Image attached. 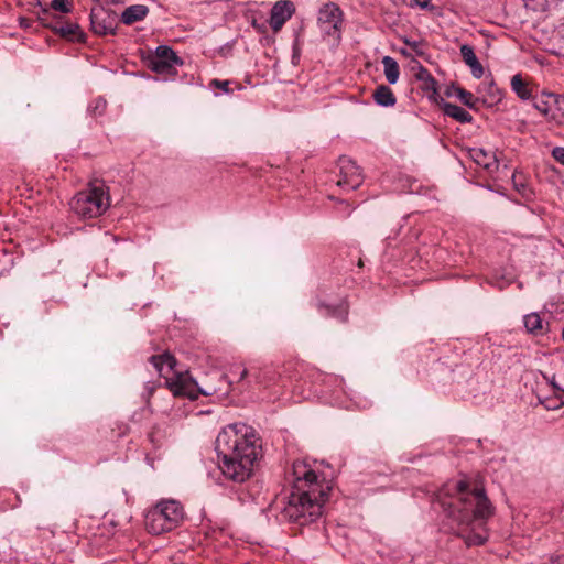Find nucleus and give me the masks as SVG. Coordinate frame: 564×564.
<instances>
[{"instance_id": "obj_31", "label": "nucleus", "mask_w": 564, "mask_h": 564, "mask_svg": "<svg viewBox=\"0 0 564 564\" xmlns=\"http://www.w3.org/2000/svg\"><path fill=\"white\" fill-rule=\"evenodd\" d=\"M229 80L212 79L209 86L213 88L221 89L224 93H229Z\"/></svg>"}, {"instance_id": "obj_33", "label": "nucleus", "mask_w": 564, "mask_h": 564, "mask_svg": "<svg viewBox=\"0 0 564 564\" xmlns=\"http://www.w3.org/2000/svg\"><path fill=\"white\" fill-rule=\"evenodd\" d=\"M301 51L297 46V43L293 45V55H292V63L296 65L300 61Z\"/></svg>"}, {"instance_id": "obj_17", "label": "nucleus", "mask_w": 564, "mask_h": 564, "mask_svg": "<svg viewBox=\"0 0 564 564\" xmlns=\"http://www.w3.org/2000/svg\"><path fill=\"white\" fill-rule=\"evenodd\" d=\"M316 308L323 317H334L340 322L347 321L348 307L344 303L337 306H332L319 301L316 303Z\"/></svg>"}, {"instance_id": "obj_19", "label": "nucleus", "mask_w": 564, "mask_h": 564, "mask_svg": "<svg viewBox=\"0 0 564 564\" xmlns=\"http://www.w3.org/2000/svg\"><path fill=\"white\" fill-rule=\"evenodd\" d=\"M373 100L377 105L382 107H392L397 102V98L392 89L386 85H380L372 94Z\"/></svg>"}, {"instance_id": "obj_35", "label": "nucleus", "mask_w": 564, "mask_h": 564, "mask_svg": "<svg viewBox=\"0 0 564 564\" xmlns=\"http://www.w3.org/2000/svg\"><path fill=\"white\" fill-rule=\"evenodd\" d=\"M238 375V382H241L249 376V371L246 368H242Z\"/></svg>"}, {"instance_id": "obj_6", "label": "nucleus", "mask_w": 564, "mask_h": 564, "mask_svg": "<svg viewBox=\"0 0 564 564\" xmlns=\"http://www.w3.org/2000/svg\"><path fill=\"white\" fill-rule=\"evenodd\" d=\"M184 510L176 500H162L145 513L144 525L149 533L159 535L174 530L183 520Z\"/></svg>"}, {"instance_id": "obj_5", "label": "nucleus", "mask_w": 564, "mask_h": 564, "mask_svg": "<svg viewBox=\"0 0 564 564\" xmlns=\"http://www.w3.org/2000/svg\"><path fill=\"white\" fill-rule=\"evenodd\" d=\"M69 205L80 218H97L110 206L108 187L100 181L90 183L86 189L80 191L72 198Z\"/></svg>"}, {"instance_id": "obj_10", "label": "nucleus", "mask_w": 564, "mask_h": 564, "mask_svg": "<svg viewBox=\"0 0 564 564\" xmlns=\"http://www.w3.org/2000/svg\"><path fill=\"white\" fill-rule=\"evenodd\" d=\"M91 31L97 35L115 34L117 29V14L104 8L93 9L90 12Z\"/></svg>"}, {"instance_id": "obj_30", "label": "nucleus", "mask_w": 564, "mask_h": 564, "mask_svg": "<svg viewBox=\"0 0 564 564\" xmlns=\"http://www.w3.org/2000/svg\"><path fill=\"white\" fill-rule=\"evenodd\" d=\"M404 43L412 51H414L416 55H419V56H423L424 55L423 44L421 42L410 41V40L405 39Z\"/></svg>"}, {"instance_id": "obj_2", "label": "nucleus", "mask_w": 564, "mask_h": 564, "mask_svg": "<svg viewBox=\"0 0 564 564\" xmlns=\"http://www.w3.org/2000/svg\"><path fill=\"white\" fill-rule=\"evenodd\" d=\"M292 490L282 510V517L299 525L315 522L323 514L330 486L304 462L292 466Z\"/></svg>"}, {"instance_id": "obj_36", "label": "nucleus", "mask_w": 564, "mask_h": 564, "mask_svg": "<svg viewBox=\"0 0 564 564\" xmlns=\"http://www.w3.org/2000/svg\"><path fill=\"white\" fill-rule=\"evenodd\" d=\"M147 389L149 390V394H151L154 390V386L151 382H148Z\"/></svg>"}, {"instance_id": "obj_37", "label": "nucleus", "mask_w": 564, "mask_h": 564, "mask_svg": "<svg viewBox=\"0 0 564 564\" xmlns=\"http://www.w3.org/2000/svg\"><path fill=\"white\" fill-rule=\"evenodd\" d=\"M43 15L44 17L51 15V11L48 9H43Z\"/></svg>"}, {"instance_id": "obj_7", "label": "nucleus", "mask_w": 564, "mask_h": 564, "mask_svg": "<svg viewBox=\"0 0 564 564\" xmlns=\"http://www.w3.org/2000/svg\"><path fill=\"white\" fill-rule=\"evenodd\" d=\"M182 65V58L167 45L158 46L153 56L149 58V67L159 75L172 76L176 67Z\"/></svg>"}, {"instance_id": "obj_26", "label": "nucleus", "mask_w": 564, "mask_h": 564, "mask_svg": "<svg viewBox=\"0 0 564 564\" xmlns=\"http://www.w3.org/2000/svg\"><path fill=\"white\" fill-rule=\"evenodd\" d=\"M540 402L546 410H560L564 405V400L561 395L540 399Z\"/></svg>"}, {"instance_id": "obj_18", "label": "nucleus", "mask_w": 564, "mask_h": 564, "mask_svg": "<svg viewBox=\"0 0 564 564\" xmlns=\"http://www.w3.org/2000/svg\"><path fill=\"white\" fill-rule=\"evenodd\" d=\"M478 531L474 529L470 532H462L459 536L464 540L465 544L470 546L482 545L488 540V534L484 528L485 521H478Z\"/></svg>"}, {"instance_id": "obj_38", "label": "nucleus", "mask_w": 564, "mask_h": 564, "mask_svg": "<svg viewBox=\"0 0 564 564\" xmlns=\"http://www.w3.org/2000/svg\"><path fill=\"white\" fill-rule=\"evenodd\" d=\"M251 376L254 378L256 381H259L258 372L251 373Z\"/></svg>"}, {"instance_id": "obj_21", "label": "nucleus", "mask_w": 564, "mask_h": 564, "mask_svg": "<svg viewBox=\"0 0 564 564\" xmlns=\"http://www.w3.org/2000/svg\"><path fill=\"white\" fill-rule=\"evenodd\" d=\"M382 65L384 70V76L389 84L393 85L398 82L400 76V68L397 61L391 56H384L382 58Z\"/></svg>"}, {"instance_id": "obj_20", "label": "nucleus", "mask_w": 564, "mask_h": 564, "mask_svg": "<svg viewBox=\"0 0 564 564\" xmlns=\"http://www.w3.org/2000/svg\"><path fill=\"white\" fill-rule=\"evenodd\" d=\"M444 113L460 123H469L473 121V116L463 107L455 104L446 102L443 107Z\"/></svg>"}, {"instance_id": "obj_24", "label": "nucleus", "mask_w": 564, "mask_h": 564, "mask_svg": "<svg viewBox=\"0 0 564 564\" xmlns=\"http://www.w3.org/2000/svg\"><path fill=\"white\" fill-rule=\"evenodd\" d=\"M416 77H417V79H420L424 83L425 89H431L433 91L436 90V80L433 78L431 73L423 66L420 67Z\"/></svg>"}, {"instance_id": "obj_14", "label": "nucleus", "mask_w": 564, "mask_h": 564, "mask_svg": "<svg viewBox=\"0 0 564 564\" xmlns=\"http://www.w3.org/2000/svg\"><path fill=\"white\" fill-rule=\"evenodd\" d=\"M150 362L153 365L161 377L166 378V384L169 386V381H171V379L167 378V375L174 371L176 366L175 358L169 352H164L162 355L152 356L150 358ZM177 376L172 378V380H175Z\"/></svg>"}, {"instance_id": "obj_12", "label": "nucleus", "mask_w": 564, "mask_h": 564, "mask_svg": "<svg viewBox=\"0 0 564 564\" xmlns=\"http://www.w3.org/2000/svg\"><path fill=\"white\" fill-rule=\"evenodd\" d=\"M294 12V4L290 0H280L274 3L270 14V26L274 32L282 29L284 23L291 19Z\"/></svg>"}, {"instance_id": "obj_13", "label": "nucleus", "mask_w": 564, "mask_h": 564, "mask_svg": "<svg viewBox=\"0 0 564 564\" xmlns=\"http://www.w3.org/2000/svg\"><path fill=\"white\" fill-rule=\"evenodd\" d=\"M468 153L470 159L486 171L494 172L498 170L499 162L492 152L486 151L481 148H471Z\"/></svg>"}, {"instance_id": "obj_22", "label": "nucleus", "mask_w": 564, "mask_h": 564, "mask_svg": "<svg viewBox=\"0 0 564 564\" xmlns=\"http://www.w3.org/2000/svg\"><path fill=\"white\" fill-rule=\"evenodd\" d=\"M523 323L527 332L534 336L543 334V322L538 313H530L523 317Z\"/></svg>"}, {"instance_id": "obj_27", "label": "nucleus", "mask_w": 564, "mask_h": 564, "mask_svg": "<svg viewBox=\"0 0 564 564\" xmlns=\"http://www.w3.org/2000/svg\"><path fill=\"white\" fill-rule=\"evenodd\" d=\"M456 96L467 107H469V108H474L475 107V102H476L477 99L474 97V95L470 91H467V90H465L463 88H457L456 89Z\"/></svg>"}, {"instance_id": "obj_23", "label": "nucleus", "mask_w": 564, "mask_h": 564, "mask_svg": "<svg viewBox=\"0 0 564 564\" xmlns=\"http://www.w3.org/2000/svg\"><path fill=\"white\" fill-rule=\"evenodd\" d=\"M511 87L519 98L527 100L531 97L528 84L523 80L520 74H517L511 78Z\"/></svg>"}, {"instance_id": "obj_15", "label": "nucleus", "mask_w": 564, "mask_h": 564, "mask_svg": "<svg viewBox=\"0 0 564 564\" xmlns=\"http://www.w3.org/2000/svg\"><path fill=\"white\" fill-rule=\"evenodd\" d=\"M460 55L465 64L470 68V72L475 78H481L484 75V67L478 61L474 47L469 44H463L460 46Z\"/></svg>"}, {"instance_id": "obj_28", "label": "nucleus", "mask_w": 564, "mask_h": 564, "mask_svg": "<svg viewBox=\"0 0 564 564\" xmlns=\"http://www.w3.org/2000/svg\"><path fill=\"white\" fill-rule=\"evenodd\" d=\"M107 108V101L99 97L93 100V102L89 106V111L95 116H100L105 112Z\"/></svg>"}, {"instance_id": "obj_34", "label": "nucleus", "mask_w": 564, "mask_h": 564, "mask_svg": "<svg viewBox=\"0 0 564 564\" xmlns=\"http://www.w3.org/2000/svg\"><path fill=\"white\" fill-rule=\"evenodd\" d=\"M416 6H419L422 9H426L430 7L431 0H413Z\"/></svg>"}, {"instance_id": "obj_25", "label": "nucleus", "mask_w": 564, "mask_h": 564, "mask_svg": "<svg viewBox=\"0 0 564 564\" xmlns=\"http://www.w3.org/2000/svg\"><path fill=\"white\" fill-rule=\"evenodd\" d=\"M546 98H547L546 100H542L541 102H536L535 107L542 113H544L545 116L551 115L552 117H554V113H553V110H552V106L557 102L556 96L553 95V94H549L546 96Z\"/></svg>"}, {"instance_id": "obj_8", "label": "nucleus", "mask_w": 564, "mask_h": 564, "mask_svg": "<svg viewBox=\"0 0 564 564\" xmlns=\"http://www.w3.org/2000/svg\"><path fill=\"white\" fill-rule=\"evenodd\" d=\"M317 23L323 34L340 39L343 11L334 2L326 3L319 9Z\"/></svg>"}, {"instance_id": "obj_16", "label": "nucleus", "mask_w": 564, "mask_h": 564, "mask_svg": "<svg viewBox=\"0 0 564 564\" xmlns=\"http://www.w3.org/2000/svg\"><path fill=\"white\" fill-rule=\"evenodd\" d=\"M149 13V8L144 4H133L127 7L121 13L120 20L126 25H131L142 21Z\"/></svg>"}, {"instance_id": "obj_11", "label": "nucleus", "mask_w": 564, "mask_h": 564, "mask_svg": "<svg viewBox=\"0 0 564 564\" xmlns=\"http://www.w3.org/2000/svg\"><path fill=\"white\" fill-rule=\"evenodd\" d=\"M40 19L43 25L51 28L61 37L72 42H85L86 35L77 23L45 22L44 17Z\"/></svg>"}, {"instance_id": "obj_32", "label": "nucleus", "mask_w": 564, "mask_h": 564, "mask_svg": "<svg viewBox=\"0 0 564 564\" xmlns=\"http://www.w3.org/2000/svg\"><path fill=\"white\" fill-rule=\"evenodd\" d=\"M552 154H553V158L560 162L561 164H564V148L562 147H556L553 151H552Z\"/></svg>"}, {"instance_id": "obj_1", "label": "nucleus", "mask_w": 564, "mask_h": 564, "mask_svg": "<svg viewBox=\"0 0 564 564\" xmlns=\"http://www.w3.org/2000/svg\"><path fill=\"white\" fill-rule=\"evenodd\" d=\"M216 451L223 475L236 482L250 478L261 457V440L256 430L245 423L228 424L218 433Z\"/></svg>"}, {"instance_id": "obj_4", "label": "nucleus", "mask_w": 564, "mask_h": 564, "mask_svg": "<svg viewBox=\"0 0 564 564\" xmlns=\"http://www.w3.org/2000/svg\"><path fill=\"white\" fill-rule=\"evenodd\" d=\"M231 384V380L225 373L214 370L206 375L200 384L183 375H177L175 380L169 381V389L175 397H187L191 400H196L198 394L223 399L229 394Z\"/></svg>"}, {"instance_id": "obj_29", "label": "nucleus", "mask_w": 564, "mask_h": 564, "mask_svg": "<svg viewBox=\"0 0 564 564\" xmlns=\"http://www.w3.org/2000/svg\"><path fill=\"white\" fill-rule=\"evenodd\" d=\"M51 7L52 9L63 13H67L70 11L68 0H52Z\"/></svg>"}, {"instance_id": "obj_3", "label": "nucleus", "mask_w": 564, "mask_h": 564, "mask_svg": "<svg viewBox=\"0 0 564 564\" xmlns=\"http://www.w3.org/2000/svg\"><path fill=\"white\" fill-rule=\"evenodd\" d=\"M457 497L454 503L448 507L453 508L449 514L459 523L471 525L476 521H485L492 514V507L482 488H474L468 490L466 481H458L455 485Z\"/></svg>"}, {"instance_id": "obj_9", "label": "nucleus", "mask_w": 564, "mask_h": 564, "mask_svg": "<svg viewBox=\"0 0 564 564\" xmlns=\"http://www.w3.org/2000/svg\"><path fill=\"white\" fill-rule=\"evenodd\" d=\"M339 166V178L337 181V185L340 187H345L349 191H354L358 188L362 183V174L359 166L356 163L347 158L340 156L338 160Z\"/></svg>"}]
</instances>
